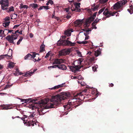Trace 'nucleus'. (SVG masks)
<instances>
[{
    "label": "nucleus",
    "mask_w": 133,
    "mask_h": 133,
    "mask_svg": "<svg viewBox=\"0 0 133 133\" xmlns=\"http://www.w3.org/2000/svg\"><path fill=\"white\" fill-rule=\"evenodd\" d=\"M70 95L69 93L63 92L60 95L52 96L51 99L46 98L38 101L36 98L32 99L29 98L24 100L26 101L25 103H26L32 102L39 105V107H38V110L39 115H41L45 112L44 111L43 112L44 109L55 107L56 106L61 103L62 100L65 99L70 96Z\"/></svg>",
    "instance_id": "obj_1"
},
{
    "label": "nucleus",
    "mask_w": 133,
    "mask_h": 133,
    "mask_svg": "<svg viewBox=\"0 0 133 133\" xmlns=\"http://www.w3.org/2000/svg\"><path fill=\"white\" fill-rule=\"evenodd\" d=\"M70 95L69 93L63 92L60 95L52 96L51 99L46 98L38 101L36 98L32 99L29 98L24 100L26 101L25 103H26L32 102L39 105V107H38V110L39 115H41L45 112L44 111L43 112L44 109L55 107L56 106L61 103L62 100L65 99L70 96Z\"/></svg>",
    "instance_id": "obj_2"
},
{
    "label": "nucleus",
    "mask_w": 133,
    "mask_h": 133,
    "mask_svg": "<svg viewBox=\"0 0 133 133\" xmlns=\"http://www.w3.org/2000/svg\"><path fill=\"white\" fill-rule=\"evenodd\" d=\"M75 97V95H74L73 98L70 99L68 101L67 104L64 106V110L70 111L74 107V105L77 104L74 107H76L82 104V102L79 101V99H78L77 97Z\"/></svg>",
    "instance_id": "obj_3"
},
{
    "label": "nucleus",
    "mask_w": 133,
    "mask_h": 133,
    "mask_svg": "<svg viewBox=\"0 0 133 133\" xmlns=\"http://www.w3.org/2000/svg\"><path fill=\"white\" fill-rule=\"evenodd\" d=\"M9 2L8 0H0V4L1 5V9L3 10H6L7 12H9L14 11V8L13 6L9 8L6 7L9 6Z\"/></svg>",
    "instance_id": "obj_4"
},
{
    "label": "nucleus",
    "mask_w": 133,
    "mask_h": 133,
    "mask_svg": "<svg viewBox=\"0 0 133 133\" xmlns=\"http://www.w3.org/2000/svg\"><path fill=\"white\" fill-rule=\"evenodd\" d=\"M103 14L107 18L109 17L112 16H113L114 14L117 13L116 12H112L110 11L107 8L105 9V8H104L101 9L98 12L97 16H98L100 14L102 13L104 10Z\"/></svg>",
    "instance_id": "obj_5"
},
{
    "label": "nucleus",
    "mask_w": 133,
    "mask_h": 133,
    "mask_svg": "<svg viewBox=\"0 0 133 133\" xmlns=\"http://www.w3.org/2000/svg\"><path fill=\"white\" fill-rule=\"evenodd\" d=\"M70 39L69 38H68L66 40L64 39L59 40L58 41L57 44L58 45H63L65 46H73L75 45L76 43H72L71 41H69Z\"/></svg>",
    "instance_id": "obj_6"
},
{
    "label": "nucleus",
    "mask_w": 133,
    "mask_h": 133,
    "mask_svg": "<svg viewBox=\"0 0 133 133\" xmlns=\"http://www.w3.org/2000/svg\"><path fill=\"white\" fill-rule=\"evenodd\" d=\"M127 2L126 0H123L121 1L117 2L113 6V9L116 10H118L119 9L120 10L118 11V12H120L121 10H123V6L125 5Z\"/></svg>",
    "instance_id": "obj_7"
},
{
    "label": "nucleus",
    "mask_w": 133,
    "mask_h": 133,
    "mask_svg": "<svg viewBox=\"0 0 133 133\" xmlns=\"http://www.w3.org/2000/svg\"><path fill=\"white\" fill-rule=\"evenodd\" d=\"M87 90L85 89L82 91V92L77 93L75 95V97H77L78 99H79V101L80 100L82 101L83 100L84 98L86 97V98H88V96L86 95L85 93L87 92Z\"/></svg>",
    "instance_id": "obj_8"
},
{
    "label": "nucleus",
    "mask_w": 133,
    "mask_h": 133,
    "mask_svg": "<svg viewBox=\"0 0 133 133\" xmlns=\"http://www.w3.org/2000/svg\"><path fill=\"white\" fill-rule=\"evenodd\" d=\"M97 12L94 13L93 15L89 18L87 19L84 23V26L86 27H88L90 25V23L94 20Z\"/></svg>",
    "instance_id": "obj_9"
},
{
    "label": "nucleus",
    "mask_w": 133,
    "mask_h": 133,
    "mask_svg": "<svg viewBox=\"0 0 133 133\" xmlns=\"http://www.w3.org/2000/svg\"><path fill=\"white\" fill-rule=\"evenodd\" d=\"M71 71L74 73H75L78 71H79L80 69L81 68V66L76 65L75 66H68Z\"/></svg>",
    "instance_id": "obj_10"
},
{
    "label": "nucleus",
    "mask_w": 133,
    "mask_h": 133,
    "mask_svg": "<svg viewBox=\"0 0 133 133\" xmlns=\"http://www.w3.org/2000/svg\"><path fill=\"white\" fill-rule=\"evenodd\" d=\"M70 52V49H63L62 50L59 51V55L60 56H65L69 54Z\"/></svg>",
    "instance_id": "obj_11"
},
{
    "label": "nucleus",
    "mask_w": 133,
    "mask_h": 133,
    "mask_svg": "<svg viewBox=\"0 0 133 133\" xmlns=\"http://www.w3.org/2000/svg\"><path fill=\"white\" fill-rule=\"evenodd\" d=\"M81 4L80 3H76L75 4V8H73V9L71 8V10L72 11H75L76 12H80L81 11V9L80 8V5Z\"/></svg>",
    "instance_id": "obj_12"
},
{
    "label": "nucleus",
    "mask_w": 133,
    "mask_h": 133,
    "mask_svg": "<svg viewBox=\"0 0 133 133\" xmlns=\"http://www.w3.org/2000/svg\"><path fill=\"white\" fill-rule=\"evenodd\" d=\"M15 35H11V36L8 35L5 38L10 43H12L13 44H15V43L14 41V36Z\"/></svg>",
    "instance_id": "obj_13"
},
{
    "label": "nucleus",
    "mask_w": 133,
    "mask_h": 133,
    "mask_svg": "<svg viewBox=\"0 0 133 133\" xmlns=\"http://www.w3.org/2000/svg\"><path fill=\"white\" fill-rule=\"evenodd\" d=\"M65 60L62 58L56 59H55L52 64H59L64 62Z\"/></svg>",
    "instance_id": "obj_14"
},
{
    "label": "nucleus",
    "mask_w": 133,
    "mask_h": 133,
    "mask_svg": "<svg viewBox=\"0 0 133 133\" xmlns=\"http://www.w3.org/2000/svg\"><path fill=\"white\" fill-rule=\"evenodd\" d=\"M11 106L10 104L5 105L3 104L1 105L0 106L2 108L1 109L3 110H8L9 109H11L13 108V107H10Z\"/></svg>",
    "instance_id": "obj_15"
},
{
    "label": "nucleus",
    "mask_w": 133,
    "mask_h": 133,
    "mask_svg": "<svg viewBox=\"0 0 133 133\" xmlns=\"http://www.w3.org/2000/svg\"><path fill=\"white\" fill-rule=\"evenodd\" d=\"M83 19L77 20L75 22V26H80L82 25L83 22Z\"/></svg>",
    "instance_id": "obj_16"
},
{
    "label": "nucleus",
    "mask_w": 133,
    "mask_h": 133,
    "mask_svg": "<svg viewBox=\"0 0 133 133\" xmlns=\"http://www.w3.org/2000/svg\"><path fill=\"white\" fill-rule=\"evenodd\" d=\"M37 70V69H35L33 70V72L31 71L28 73H26V74L24 75L25 76L27 77L29 76H31Z\"/></svg>",
    "instance_id": "obj_17"
},
{
    "label": "nucleus",
    "mask_w": 133,
    "mask_h": 133,
    "mask_svg": "<svg viewBox=\"0 0 133 133\" xmlns=\"http://www.w3.org/2000/svg\"><path fill=\"white\" fill-rule=\"evenodd\" d=\"M59 69L64 70H66L67 68L66 65L64 64H61L60 65H58V67Z\"/></svg>",
    "instance_id": "obj_18"
},
{
    "label": "nucleus",
    "mask_w": 133,
    "mask_h": 133,
    "mask_svg": "<svg viewBox=\"0 0 133 133\" xmlns=\"http://www.w3.org/2000/svg\"><path fill=\"white\" fill-rule=\"evenodd\" d=\"M65 83H63L60 85H58L54 87L50 88L51 90H55L63 87V85L65 84Z\"/></svg>",
    "instance_id": "obj_19"
},
{
    "label": "nucleus",
    "mask_w": 133,
    "mask_h": 133,
    "mask_svg": "<svg viewBox=\"0 0 133 133\" xmlns=\"http://www.w3.org/2000/svg\"><path fill=\"white\" fill-rule=\"evenodd\" d=\"M31 56V55L30 53H29L25 56L24 59L25 60H31L32 59V57Z\"/></svg>",
    "instance_id": "obj_20"
},
{
    "label": "nucleus",
    "mask_w": 133,
    "mask_h": 133,
    "mask_svg": "<svg viewBox=\"0 0 133 133\" xmlns=\"http://www.w3.org/2000/svg\"><path fill=\"white\" fill-rule=\"evenodd\" d=\"M100 20V19H98V18L97 17L96 19L92 23V26H95V25H96L99 22V21Z\"/></svg>",
    "instance_id": "obj_21"
},
{
    "label": "nucleus",
    "mask_w": 133,
    "mask_h": 133,
    "mask_svg": "<svg viewBox=\"0 0 133 133\" xmlns=\"http://www.w3.org/2000/svg\"><path fill=\"white\" fill-rule=\"evenodd\" d=\"M64 34L67 36H71V32L69 30L67 29L64 32Z\"/></svg>",
    "instance_id": "obj_22"
},
{
    "label": "nucleus",
    "mask_w": 133,
    "mask_h": 133,
    "mask_svg": "<svg viewBox=\"0 0 133 133\" xmlns=\"http://www.w3.org/2000/svg\"><path fill=\"white\" fill-rule=\"evenodd\" d=\"M45 45L42 44L40 47V52H42L45 51Z\"/></svg>",
    "instance_id": "obj_23"
},
{
    "label": "nucleus",
    "mask_w": 133,
    "mask_h": 133,
    "mask_svg": "<svg viewBox=\"0 0 133 133\" xmlns=\"http://www.w3.org/2000/svg\"><path fill=\"white\" fill-rule=\"evenodd\" d=\"M30 6L34 9L37 8L38 7V5L36 4L32 3L30 5Z\"/></svg>",
    "instance_id": "obj_24"
},
{
    "label": "nucleus",
    "mask_w": 133,
    "mask_h": 133,
    "mask_svg": "<svg viewBox=\"0 0 133 133\" xmlns=\"http://www.w3.org/2000/svg\"><path fill=\"white\" fill-rule=\"evenodd\" d=\"M95 55L96 57H97L101 54V51L99 50H97L95 52Z\"/></svg>",
    "instance_id": "obj_25"
},
{
    "label": "nucleus",
    "mask_w": 133,
    "mask_h": 133,
    "mask_svg": "<svg viewBox=\"0 0 133 133\" xmlns=\"http://www.w3.org/2000/svg\"><path fill=\"white\" fill-rule=\"evenodd\" d=\"M8 66L10 68H12L14 66V63L12 62H11L8 64Z\"/></svg>",
    "instance_id": "obj_26"
},
{
    "label": "nucleus",
    "mask_w": 133,
    "mask_h": 133,
    "mask_svg": "<svg viewBox=\"0 0 133 133\" xmlns=\"http://www.w3.org/2000/svg\"><path fill=\"white\" fill-rule=\"evenodd\" d=\"M76 42L77 43L79 44H85L88 43V42L87 41H83L82 42H79L77 41Z\"/></svg>",
    "instance_id": "obj_27"
},
{
    "label": "nucleus",
    "mask_w": 133,
    "mask_h": 133,
    "mask_svg": "<svg viewBox=\"0 0 133 133\" xmlns=\"http://www.w3.org/2000/svg\"><path fill=\"white\" fill-rule=\"evenodd\" d=\"M28 124H29V126L32 125V126H34V124L35 123V122L34 121L32 120L31 121H30L28 122Z\"/></svg>",
    "instance_id": "obj_28"
},
{
    "label": "nucleus",
    "mask_w": 133,
    "mask_h": 133,
    "mask_svg": "<svg viewBox=\"0 0 133 133\" xmlns=\"http://www.w3.org/2000/svg\"><path fill=\"white\" fill-rule=\"evenodd\" d=\"M91 31V30L90 29H88V30H86L85 31L86 32L84 33V35H85V36L88 35L89 34V32Z\"/></svg>",
    "instance_id": "obj_29"
},
{
    "label": "nucleus",
    "mask_w": 133,
    "mask_h": 133,
    "mask_svg": "<svg viewBox=\"0 0 133 133\" xmlns=\"http://www.w3.org/2000/svg\"><path fill=\"white\" fill-rule=\"evenodd\" d=\"M128 11L130 14H132L133 13V8L132 7H130L129 9L127 10Z\"/></svg>",
    "instance_id": "obj_30"
},
{
    "label": "nucleus",
    "mask_w": 133,
    "mask_h": 133,
    "mask_svg": "<svg viewBox=\"0 0 133 133\" xmlns=\"http://www.w3.org/2000/svg\"><path fill=\"white\" fill-rule=\"evenodd\" d=\"M36 55H38L39 56V54L35 52H32V54L31 55L32 59H34V58H35L36 57Z\"/></svg>",
    "instance_id": "obj_31"
},
{
    "label": "nucleus",
    "mask_w": 133,
    "mask_h": 133,
    "mask_svg": "<svg viewBox=\"0 0 133 133\" xmlns=\"http://www.w3.org/2000/svg\"><path fill=\"white\" fill-rule=\"evenodd\" d=\"M10 23V22H4L3 23V25L4 27H6V26H8L9 25Z\"/></svg>",
    "instance_id": "obj_32"
},
{
    "label": "nucleus",
    "mask_w": 133,
    "mask_h": 133,
    "mask_svg": "<svg viewBox=\"0 0 133 133\" xmlns=\"http://www.w3.org/2000/svg\"><path fill=\"white\" fill-rule=\"evenodd\" d=\"M23 37H21L20 39L17 42V45H19L20 44L21 42L22 41V40L23 39Z\"/></svg>",
    "instance_id": "obj_33"
},
{
    "label": "nucleus",
    "mask_w": 133,
    "mask_h": 133,
    "mask_svg": "<svg viewBox=\"0 0 133 133\" xmlns=\"http://www.w3.org/2000/svg\"><path fill=\"white\" fill-rule=\"evenodd\" d=\"M9 56V57H10V56H8L7 55H2L0 56V60L2 59H3V58H4V57L5 56Z\"/></svg>",
    "instance_id": "obj_34"
},
{
    "label": "nucleus",
    "mask_w": 133,
    "mask_h": 133,
    "mask_svg": "<svg viewBox=\"0 0 133 133\" xmlns=\"http://www.w3.org/2000/svg\"><path fill=\"white\" fill-rule=\"evenodd\" d=\"M108 0H99L100 3H106Z\"/></svg>",
    "instance_id": "obj_35"
},
{
    "label": "nucleus",
    "mask_w": 133,
    "mask_h": 133,
    "mask_svg": "<svg viewBox=\"0 0 133 133\" xmlns=\"http://www.w3.org/2000/svg\"><path fill=\"white\" fill-rule=\"evenodd\" d=\"M58 65H55L53 66H49L48 67V69H49L51 68H56V67H58Z\"/></svg>",
    "instance_id": "obj_36"
},
{
    "label": "nucleus",
    "mask_w": 133,
    "mask_h": 133,
    "mask_svg": "<svg viewBox=\"0 0 133 133\" xmlns=\"http://www.w3.org/2000/svg\"><path fill=\"white\" fill-rule=\"evenodd\" d=\"M27 6L26 5H23L22 4H21L20 6V8L22 9L23 8H25Z\"/></svg>",
    "instance_id": "obj_37"
},
{
    "label": "nucleus",
    "mask_w": 133,
    "mask_h": 133,
    "mask_svg": "<svg viewBox=\"0 0 133 133\" xmlns=\"http://www.w3.org/2000/svg\"><path fill=\"white\" fill-rule=\"evenodd\" d=\"M12 84H11L10 85H9V84L6 85L5 87V88H4V89H6L9 88L10 87L12 86Z\"/></svg>",
    "instance_id": "obj_38"
},
{
    "label": "nucleus",
    "mask_w": 133,
    "mask_h": 133,
    "mask_svg": "<svg viewBox=\"0 0 133 133\" xmlns=\"http://www.w3.org/2000/svg\"><path fill=\"white\" fill-rule=\"evenodd\" d=\"M35 114L34 113H33L32 114L30 115L29 117L31 118H33L35 117Z\"/></svg>",
    "instance_id": "obj_39"
},
{
    "label": "nucleus",
    "mask_w": 133,
    "mask_h": 133,
    "mask_svg": "<svg viewBox=\"0 0 133 133\" xmlns=\"http://www.w3.org/2000/svg\"><path fill=\"white\" fill-rule=\"evenodd\" d=\"M10 20V17H6L5 18V22L8 21Z\"/></svg>",
    "instance_id": "obj_40"
},
{
    "label": "nucleus",
    "mask_w": 133,
    "mask_h": 133,
    "mask_svg": "<svg viewBox=\"0 0 133 133\" xmlns=\"http://www.w3.org/2000/svg\"><path fill=\"white\" fill-rule=\"evenodd\" d=\"M50 52H49L47 53L46 54V56L45 57V58H47L49 56L50 54Z\"/></svg>",
    "instance_id": "obj_41"
},
{
    "label": "nucleus",
    "mask_w": 133,
    "mask_h": 133,
    "mask_svg": "<svg viewBox=\"0 0 133 133\" xmlns=\"http://www.w3.org/2000/svg\"><path fill=\"white\" fill-rule=\"evenodd\" d=\"M99 6H96L95 7H94L93 8V10L94 11L96 10L98 8Z\"/></svg>",
    "instance_id": "obj_42"
},
{
    "label": "nucleus",
    "mask_w": 133,
    "mask_h": 133,
    "mask_svg": "<svg viewBox=\"0 0 133 133\" xmlns=\"http://www.w3.org/2000/svg\"><path fill=\"white\" fill-rule=\"evenodd\" d=\"M43 8L44 9L46 10L48 9H49V6H43Z\"/></svg>",
    "instance_id": "obj_43"
},
{
    "label": "nucleus",
    "mask_w": 133,
    "mask_h": 133,
    "mask_svg": "<svg viewBox=\"0 0 133 133\" xmlns=\"http://www.w3.org/2000/svg\"><path fill=\"white\" fill-rule=\"evenodd\" d=\"M48 2V3L51 5H52L53 4V2L52 0H49Z\"/></svg>",
    "instance_id": "obj_44"
},
{
    "label": "nucleus",
    "mask_w": 133,
    "mask_h": 133,
    "mask_svg": "<svg viewBox=\"0 0 133 133\" xmlns=\"http://www.w3.org/2000/svg\"><path fill=\"white\" fill-rule=\"evenodd\" d=\"M77 53L79 56L81 57H82V55L81 53L79 51H78V52H77Z\"/></svg>",
    "instance_id": "obj_45"
},
{
    "label": "nucleus",
    "mask_w": 133,
    "mask_h": 133,
    "mask_svg": "<svg viewBox=\"0 0 133 133\" xmlns=\"http://www.w3.org/2000/svg\"><path fill=\"white\" fill-rule=\"evenodd\" d=\"M16 72L19 73V75H21V74H22L21 73L19 72V70L18 69V68L16 69Z\"/></svg>",
    "instance_id": "obj_46"
},
{
    "label": "nucleus",
    "mask_w": 133,
    "mask_h": 133,
    "mask_svg": "<svg viewBox=\"0 0 133 133\" xmlns=\"http://www.w3.org/2000/svg\"><path fill=\"white\" fill-rule=\"evenodd\" d=\"M83 60L82 58L80 59L79 60V64L80 65L81 64V63L83 61Z\"/></svg>",
    "instance_id": "obj_47"
},
{
    "label": "nucleus",
    "mask_w": 133,
    "mask_h": 133,
    "mask_svg": "<svg viewBox=\"0 0 133 133\" xmlns=\"http://www.w3.org/2000/svg\"><path fill=\"white\" fill-rule=\"evenodd\" d=\"M20 25V24L15 25L14 26V27H13V29H15V28H17L18 27V26H19Z\"/></svg>",
    "instance_id": "obj_48"
},
{
    "label": "nucleus",
    "mask_w": 133,
    "mask_h": 133,
    "mask_svg": "<svg viewBox=\"0 0 133 133\" xmlns=\"http://www.w3.org/2000/svg\"><path fill=\"white\" fill-rule=\"evenodd\" d=\"M33 36L34 35L32 33H30L29 34V36L30 38H31L33 37Z\"/></svg>",
    "instance_id": "obj_49"
},
{
    "label": "nucleus",
    "mask_w": 133,
    "mask_h": 133,
    "mask_svg": "<svg viewBox=\"0 0 133 133\" xmlns=\"http://www.w3.org/2000/svg\"><path fill=\"white\" fill-rule=\"evenodd\" d=\"M18 36V35H16V36H15V37H14V40L16 39L17 38Z\"/></svg>",
    "instance_id": "obj_50"
},
{
    "label": "nucleus",
    "mask_w": 133,
    "mask_h": 133,
    "mask_svg": "<svg viewBox=\"0 0 133 133\" xmlns=\"http://www.w3.org/2000/svg\"><path fill=\"white\" fill-rule=\"evenodd\" d=\"M85 40H87L89 39V36L88 35L85 36Z\"/></svg>",
    "instance_id": "obj_51"
},
{
    "label": "nucleus",
    "mask_w": 133,
    "mask_h": 133,
    "mask_svg": "<svg viewBox=\"0 0 133 133\" xmlns=\"http://www.w3.org/2000/svg\"><path fill=\"white\" fill-rule=\"evenodd\" d=\"M19 30H17L15 32H12V33L13 34H16L19 31Z\"/></svg>",
    "instance_id": "obj_52"
},
{
    "label": "nucleus",
    "mask_w": 133,
    "mask_h": 133,
    "mask_svg": "<svg viewBox=\"0 0 133 133\" xmlns=\"http://www.w3.org/2000/svg\"><path fill=\"white\" fill-rule=\"evenodd\" d=\"M43 6H40L39 9H38V10H41L42 9H43Z\"/></svg>",
    "instance_id": "obj_53"
},
{
    "label": "nucleus",
    "mask_w": 133,
    "mask_h": 133,
    "mask_svg": "<svg viewBox=\"0 0 133 133\" xmlns=\"http://www.w3.org/2000/svg\"><path fill=\"white\" fill-rule=\"evenodd\" d=\"M65 10L66 12H69V8H65Z\"/></svg>",
    "instance_id": "obj_54"
},
{
    "label": "nucleus",
    "mask_w": 133,
    "mask_h": 133,
    "mask_svg": "<svg viewBox=\"0 0 133 133\" xmlns=\"http://www.w3.org/2000/svg\"><path fill=\"white\" fill-rule=\"evenodd\" d=\"M71 78L72 79H75L77 78V77L76 76H71Z\"/></svg>",
    "instance_id": "obj_55"
},
{
    "label": "nucleus",
    "mask_w": 133,
    "mask_h": 133,
    "mask_svg": "<svg viewBox=\"0 0 133 133\" xmlns=\"http://www.w3.org/2000/svg\"><path fill=\"white\" fill-rule=\"evenodd\" d=\"M71 17V16H70L67 15L66 16V18H67L69 19V18H70Z\"/></svg>",
    "instance_id": "obj_56"
},
{
    "label": "nucleus",
    "mask_w": 133,
    "mask_h": 133,
    "mask_svg": "<svg viewBox=\"0 0 133 133\" xmlns=\"http://www.w3.org/2000/svg\"><path fill=\"white\" fill-rule=\"evenodd\" d=\"M18 32L19 34H22V31L20 30L19 32L18 31Z\"/></svg>",
    "instance_id": "obj_57"
},
{
    "label": "nucleus",
    "mask_w": 133,
    "mask_h": 133,
    "mask_svg": "<svg viewBox=\"0 0 133 133\" xmlns=\"http://www.w3.org/2000/svg\"><path fill=\"white\" fill-rule=\"evenodd\" d=\"M3 65L0 64V70H1L3 68Z\"/></svg>",
    "instance_id": "obj_58"
},
{
    "label": "nucleus",
    "mask_w": 133,
    "mask_h": 133,
    "mask_svg": "<svg viewBox=\"0 0 133 133\" xmlns=\"http://www.w3.org/2000/svg\"><path fill=\"white\" fill-rule=\"evenodd\" d=\"M8 30V33L11 32H12L13 31V30Z\"/></svg>",
    "instance_id": "obj_59"
},
{
    "label": "nucleus",
    "mask_w": 133,
    "mask_h": 133,
    "mask_svg": "<svg viewBox=\"0 0 133 133\" xmlns=\"http://www.w3.org/2000/svg\"><path fill=\"white\" fill-rule=\"evenodd\" d=\"M114 84L113 83H111L110 84L109 86H110L111 87H112L114 86Z\"/></svg>",
    "instance_id": "obj_60"
},
{
    "label": "nucleus",
    "mask_w": 133,
    "mask_h": 133,
    "mask_svg": "<svg viewBox=\"0 0 133 133\" xmlns=\"http://www.w3.org/2000/svg\"><path fill=\"white\" fill-rule=\"evenodd\" d=\"M25 99H21V101L22 102H24L25 103V100H25Z\"/></svg>",
    "instance_id": "obj_61"
},
{
    "label": "nucleus",
    "mask_w": 133,
    "mask_h": 133,
    "mask_svg": "<svg viewBox=\"0 0 133 133\" xmlns=\"http://www.w3.org/2000/svg\"><path fill=\"white\" fill-rule=\"evenodd\" d=\"M66 38V37L65 36H63L62 37V38L63 39H65Z\"/></svg>",
    "instance_id": "obj_62"
},
{
    "label": "nucleus",
    "mask_w": 133,
    "mask_h": 133,
    "mask_svg": "<svg viewBox=\"0 0 133 133\" xmlns=\"http://www.w3.org/2000/svg\"><path fill=\"white\" fill-rule=\"evenodd\" d=\"M92 69L93 70H94L95 71V69H96V68L94 66H93L92 67Z\"/></svg>",
    "instance_id": "obj_63"
},
{
    "label": "nucleus",
    "mask_w": 133,
    "mask_h": 133,
    "mask_svg": "<svg viewBox=\"0 0 133 133\" xmlns=\"http://www.w3.org/2000/svg\"><path fill=\"white\" fill-rule=\"evenodd\" d=\"M34 59L33 61L35 62L37 61V60L36 59L34 58V59Z\"/></svg>",
    "instance_id": "obj_64"
}]
</instances>
